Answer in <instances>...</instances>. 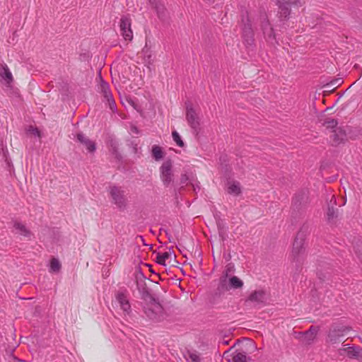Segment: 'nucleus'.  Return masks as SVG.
I'll use <instances>...</instances> for the list:
<instances>
[{"mask_svg":"<svg viewBox=\"0 0 362 362\" xmlns=\"http://www.w3.org/2000/svg\"><path fill=\"white\" fill-rule=\"evenodd\" d=\"M242 26H243V37L246 46H252L254 44V33L252 30V23L246 11L242 16Z\"/></svg>","mask_w":362,"mask_h":362,"instance_id":"1","label":"nucleus"},{"mask_svg":"<svg viewBox=\"0 0 362 362\" xmlns=\"http://www.w3.org/2000/svg\"><path fill=\"white\" fill-rule=\"evenodd\" d=\"M292 257L297 262L305 257V236L303 233L299 232L296 235L293 245Z\"/></svg>","mask_w":362,"mask_h":362,"instance_id":"2","label":"nucleus"},{"mask_svg":"<svg viewBox=\"0 0 362 362\" xmlns=\"http://www.w3.org/2000/svg\"><path fill=\"white\" fill-rule=\"evenodd\" d=\"M109 192L112 203L119 209H124L127 203L124 190L120 187L111 186Z\"/></svg>","mask_w":362,"mask_h":362,"instance_id":"3","label":"nucleus"},{"mask_svg":"<svg viewBox=\"0 0 362 362\" xmlns=\"http://www.w3.org/2000/svg\"><path fill=\"white\" fill-rule=\"evenodd\" d=\"M160 178L166 187H169L174 181V174L173 172V162L170 160L163 163L159 169Z\"/></svg>","mask_w":362,"mask_h":362,"instance_id":"4","label":"nucleus"},{"mask_svg":"<svg viewBox=\"0 0 362 362\" xmlns=\"http://www.w3.org/2000/svg\"><path fill=\"white\" fill-rule=\"evenodd\" d=\"M132 21L129 16H123L119 21V31L121 35L127 41H131L133 39V31L131 28Z\"/></svg>","mask_w":362,"mask_h":362,"instance_id":"5","label":"nucleus"},{"mask_svg":"<svg viewBox=\"0 0 362 362\" xmlns=\"http://www.w3.org/2000/svg\"><path fill=\"white\" fill-rule=\"evenodd\" d=\"M349 330V327L346 326L333 325L328 333V341L332 344L337 343L339 338L344 337Z\"/></svg>","mask_w":362,"mask_h":362,"instance_id":"6","label":"nucleus"},{"mask_svg":"<svg viewBox=\"0 0 362 362\" xmlns=\"http://www.w3.org/2000/svg\"><path fill=\"white\" fill-rule=\"evenodd\" d=\"M330 139L333 145H339L346 140V133L344 127L339 126L332 132Z\"/></svg>","mask_w":362,"mask_h":362,"instance_id":"7","label":"nucleus"},{"mask_svg":"<svg viewBox=\"0 0 362 362\" xmlns=\"http://www.w3.org/2000/svg\"><path fill=\"white\" fill-rule=\"evenodd\" d=\"M267 299L266 293L262 290L253 291L247 298L246 302L252 303L254 305L263 304Z\"/></svg>","mask_w":362,"mask_h":362,"instance_id":"8","label":"nucleus"},{"mask_svg":"<svg viewBox=\"0 0 362 362\" xmlns=\"http://www.w3.org/2000/svg\"><path fill=\"white\" fill-rule=\"evenodd\" d=\"M291 4H297L296 1H289V0H277L279 6V13L280 19L285 20L290 14V5Z\"/></svg>","mask_w":362,"mask_h":362,"instance_id":"9","label":"nucleus"},{"mask_svg":"<svg viewBox=\"0 0 362 362\" xmlns=\"http://www.w3.org/2000/svg\"><path fill=\"white\" fill-rule=\"evenodd\" d=\"M186 118L189 126L194 129H197L199 126V118L197 115L191 105L187 106Z\"/></svg>","mask_w":362,"mask_h":362,"instance_id":"10","label":"nucleus"},{"mask_svg":"<svg viewBox=\"0 0 362 362\" xmlns=\"http://www.w3.org/2000/svg\"><path fill=\"white\" fill-rule=\"evenodd\" d=\"M162 308L159 304H153L145 310L146 315L151 320L160 321L163 319L160 314Z\"/></svg>","mask_w":362,"mask_h":362,"instance_id":"11","label":"nucleus"},{"mask_svg":"<svg viewBox=\"0 0 362 362\" xmlns=\"http://www.w3.org/2000/svg\"><path fill=\"white\" fill-rule=\"evenodd\" d=\"M262 29L265 38L273 43V40H275V35L273 32V28L270 26V24L267 19L264 18L262 21Z\"/></svg>","mask_w":362,"mask_h":362,"instance_id":"12","label":"nucleus"},{"mask_svg":"<svg viewBox=\"0 0 362 362\" xmlns=\"http://www.w3.org/2000/svg\"><path fill=\"white\" fill-rule=\"evenodd\" d=\"M14 232L20 235L30 238L32 235L30 230L21 222L15 221L13 222Z\"/></svg>","mask_w":362,"mask_h":362,"instance_id":"13","label":"nucleus"},{"mask_svg":"<svg viewBox=\"0 0 362 362\" xmlns=\"http://www.w3.org/2000/svg\"><path fill=\"white\" fill-rule=\"evenodd\" d=\"M77 139L78 141L83 144L86 150L91 153L95 151V144L93 141H90L88 138H87L84 134L82 133H79L77 134Z\"/></svg>","mask_w":362,"mask_h":362,"instance_id":"14","label":"nucleus"},{"mask_svg":"<svg viewBox=\"0 0 362 362\" xmlns=\"http://www.w3.org/2000/svg\"><path fill=\"white\" fill-rule=\"evenodd\" d=\"M116 300L119 304L121 309L128 314L130 312L131 306L126 296L122 293H119L117 295Z\"/></svg>","mask_w":362,"mask_h":362,"instance_id":"15","label":"nucleus"},{"mask_svg":"<svg viewBox=\"0 0 362 362\" xmlns=\"http://www.w3.org/2000/svg\"><path fill=\"white\" fill-rule=\"evenodd\" d=\"M227 192L228 194L237 196L241 193L240 185L238 181H228L227 184Z\"/></svg>","mask_w":362,"mask_h":362,"instance_id":"16","label":"nucleus"},{"mask_svg":"<svg viewBox=\"0 0 362 362\" xmlns=\"http://www.w3.org/2000/svg\"><path fill=\"white\" fill-rule=\"evenodd\" d=\"M0 76L4 79L6 83L9 84L13 81L12 74L10 71L6 64H4L1 66Z\"/></svg>","mask_w":362,"mask_h":362,"instance_id":"17","label":"nucleus"},{"mask_svg":"<svg viewBox=\"0 0 362 362\" xmlns=\"http://www.w3.org/2000/svg\"><path fill=\"white\" fill-rule=\"evenodd\" d=\"M172 257V254L170 251L160 252L156 256V262L160 265L166 266V262Z\"/></svg>","mask_w":362,"mask_h":362,"instance_id":"18","label":"nucleus"},{"mask_svg":"<svg viewBox=\"0 0 362 362\" xmlns=\"http://www.w3.org/2000/svg\"><path fill=\"white\" fill-rule=\"evenodd\" d=\"M151 5L156 9L158 17L162 18L164 16L165 7L163 4L157 2L156 0H149Z\"/></svg>","mask_w":362,"mask_h":362,"instance_id":"19","label":"nucleus"},{"mask_svg":"<svg viewBox=\"0 0 362 362\" xmlns=\"http://www.w3.org/2000/svg\"><path fill=\"white\" fill-rule=\"evenodd\" d=\"M318 329L315 327L311 326L310 328L304 333L305 339L308 342L312 341L315 338Z\"/></svg>","mask_w":362,"mask_h":362,"instance_id":"20","label":"nucleus"},{"mask_svg":"<svg viewBox=\"0 0 362 362\" xmlns=\"http://www.w3.org/2000/svg\"><path fill=\"white\" fill-rule=\"evenodd\" d=\"M247 356L243 352H235L231 359H228V362H246Z\"/></svg>","mask_w":362,"mask_h":362,"instance_id":"21","label":"nucleus"},{"mask_svg":"<svg viewBox=\"0 0 362 362\" xmlns=\"http://www.w3.org/2000/svg\"><path fill=\"white\" fill-rule=\"evenodd\" d=\"M185 356L188 362H200L201 361L199 354L196 351H187Z\"/></svg>","mask_w":362,"mask_h":362,"instance_id":"22","label":"nucleus"},{"mask_svg":"<svg viewBox=\"0 0 362 362\" xmlns=\"http://www.w3.org/2000/svg\"><path fill=\"white\" fill-rule=\"evenodd\" d=\"M361 349L355 347H349L347 349L346 353L349 357L358 358L362 356Z\"/></svg>","mask_w":362,"mask_h":362,"instance_id":"23","label":"nucleus"},{"mask_svg":"<svg viewBox=\"0 0 362 362\" xmlns=\"http://www.w3.org/2000/svg\"><path fill=\"white\" fill-rule=\"evenodd\" d=\"M229 284L233 288H240L243 286V282L239 278L234 276L229 279Z\"/></svg>","mask_w":362,"mask_h":362,"instance_id":"24","label":"nucleus"},{"mask_svg":"<svg viewBox=\"0 0 362 362\" xmlns=\"http://www.w3.org/2000/svg\"><path fill=\"white\" fill-rule=\"evenodd\" d=\"M100 88L101 92L103 93L105 98H107L108 97L110 98V95H112V93H110V87H109L108 83H105L103 80H101Z\"/></svg>","mask_w":362,"mask_h":362,"instance_id":"25","label":"nucleus"},{"mask_svg":"<svg viewBox=\"0 0 362 362\" xmlns=\"http://www.w3.org/2000/svg\"><path fill=\"white\" fill-rule=\"evenodd\" d=\"M152 156L156 160H159L163 157V153L160 147L153 146L152 147Z\"/></svg>","mask_w":362,"mask_h":362,"instance_id":"26","label":"nucleus"},{"mask_svg":"<svg viewBox=\"0 0 362 362\" xmlns=\"http://www.w3.org/2000/svg\"><path fill=\"white\" fill-rule=\"evenodd\" d=\"M61 268V264L57 259L53 258L50 262V271L58 272Z\"/></svg>","mask_w":362,"mask_h":362,"instance_id":"27","label":"nucleus"},{"mask_svg":"<svg viewBox=\"0 0 362 362\" xmlns=\"http://www.w3.org/2000/svg\"><path fill=\"white\" fill-rule=\"evenodd\" d=\"M338 123H337V121L334 119H328L325 122V125L326 127V128L327 129H330L331 130V132L337 129V127H339L337 126Z\"/></svg>","mask_w":362,"mask_h":362,"instance_id":"28","label":"nucleus"},{"mask_svg":"<svg viewBox=\"0 0 362 362\" xmlns=\"http://www.w3.org/2000/svg\"><path fill=\"white\" fill-rule=\"evenodd\" d=\"M172 136H173V141L177 144V145L178 146H180V147L184 146V142L182 140L181 136H180L178 132H177L176 131H173L172 133Z\"/></svg>","mask_w":362,"mask_h":362,"instance_id":"29","label":"nucleus"},{"mask_svg":"<svg viewBox=\"0 0 362 362\" xmlns=\"http://www.w3.org/2000/svg\"><path fill=\"white\" fill-rule=\"evenodd\" d=\"M105 99L107 100V103L109 105L110 109L114 112L116 110V105H115L114 99L112 98V95H110V98L108 97Z\"/></svg>","mask_w":362,"mask_h":362,"instance_id":"30","label":"nucleus"},{"mask_svg":"<svg viewBox=\"0 0 362 362\" xmlns=\"http://www.w3.org/2000/svg\"><path fill=\"white\" fill-rule=\"evenodd\" d=\"M28 131L31 133L32 134H33L34 136H37V137H40L41 135H40V132L38 130V129L35 128V127H30L28 129Z\"/></svg>","mask_w":362,"mask_h":362,"instance_id":"31","label":"nucleus"},{"mask_svg":"<svg viewBox=\"0 0 362 362\" xmlns=\"http://www.w3.org/2000/svg\"><path fill=\"white\" fill-rule=\"evenodd\" d=\"M334 208L333 206L329 207L327 214L328 219L333 218L334 217Z\"/></svg>","mask_w":362,"mask_h":362,"instance_id":"32","label":"nucleus"},{"mask_svg":"<svg viewBox=\"0 0 362 362\" xmlns=\"http://www.w3.org/2000/svg\"><path fill=\"white\" fill-rule=\"evenodd\" d=\"M233 272V266H232L230 264H228L226 266V275L228 276L229 273Z\"/></svg>","mask_w":362,"mask_h":362,"instance_id":"33","label":"nucleus"},{"mask_svg":"<svg viewBox=\"0 0 362 362\" xmlns=\"http://www.w3.org/2000/svg\"><path fill=\"white\" fill-rule=\"evenodd\" d=\"M193 189L195 192H197L200 190V186L199 183H193L192 184Z\"/></svg>","mask_w":362,"mask_h":362,"instance_id":"34","label":"nucleus"},{"mask_svg":"<svg viewBox=\"0 0 362 362\" xmlns=\"http://www.w3.org/2000/svg\"><path fill=\"white\" fill-rule=\"evenodd\" d=\"M180 180H181V183L184 184L185 183L187 180H188V177L187 175L184 174V175H181V178H180Z\"/></svg>","mask_w":362,"mask_h":362,"instance_id":"35","label":"nucleus"},{"mask_svg":"<svg viewBox=\"0 0 362 362\" xmlns=\"http://www.w3.org/2000/svg\"><path fill=\"white\" fill-rule=\"evenodd\" d=\"M127 103L132 106L133 107L134 109H136V104L133 101L132 99H127Z\"/></svg>","mask_w":362,"mask_h":362,"instance_id":"36","label":"nucleus"},{"mask_svg":"<svg viewBox=\"0 0 362 362\" xmlns=\"http://www.w3.org/2000/svg\"><path fill=\"white\" fill-rule=\"evenodd\" d=\"M332 199H334V196H332V197L331 202L332 201Z\"/></svg>","mask_w":362,"mask_h":362,"instance_id":"37","label":"nucleus"}]
</instances>
